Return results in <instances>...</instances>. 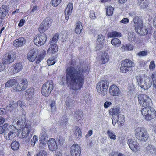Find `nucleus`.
<instances>
[{
  "label": "nucleus",
  "mask_w": 156,
  "mask_h": 156,
  "mask_svg": "<svg viewBox=\"0 0 156 156\" xmlns=\"http://www.w3.org/2000/svg\"><path fill=\"white\" fill-rule=\"evenodd\" d=\"M66 80L69 83L70 87L73 90V93H75L78 88V73L76 69L73 67H68L67 69Z\"/></svg>",
  "instance_id": "nucleus-1"
},
{
  "label": "nucleus",
  "mask_w": 156,
  "mask_h": 156,
  "mask_svg": "<svg viewBox=\"0 0 156 156\" xmlns=\"http://www.w3.org/2000/svg\"><path fill=\"white\" fill-rule=\"evenodd\" d=\"M134 28L135 31L141 36H144L148 33L147 28L144 27L142 19L138 16H135L133 18Z\"/></svg>",
  "instance_id": "nucleus-2"
},
{
  "label": "nucleus",
  "mask_w": 156,
  "mask_h": 156,
  "mask_svg": "<svg viewBox=\"0 0 156 156\" xmlns=\"http://www.w3.org/2000/svg\"><path fill=\"white\" fill-rule=\"evenodd\" d=\"M30 122H28L25 124L22 130L20 137L22 139L23 142L26 144H28L30 141L33 133L31 131Z\"/></svg>",
  "instance_id": "nucleus-3"
},
{
  "label": "nucleus",
  "mask_w": 156,
  "mask_h": 156,
  "mask_svg": "<svg viewBox=\"0 0 156 156\" xmlns=\"http://www.w3.org/2000/svg\"><path fill=\"white\" fill-rule=\"evenodd\" d=\"M141 111L144 118L147 121H150L156 117V111L151 106L143 108Z\"/></svg>",
  "instance_id": "nucleus-4"
},
{
  "label": "nucleus",
  "mask_w": 156,
  "mask_h": 156,
  "mask_svg": "<svg viewBox=\"0 0 156 156\" xmlns=\"http://www.w3.org/2000/svg\"><path fill=\"white\" fill-rule=\"evenodd\" d=\"M134 132L136 138L141 142H145L149 138V133L147 129L143 127L136 128L135 129Z\"/></svg>",
  "instance_id": "nucleus-5"
},
{
  "label": "nucleus",
  "mask_w": 156,
  "mask_h": 156,
  "mask_svg": "<svg viewBox=\"0 0 156 156\" xmlns=\"http://www.w3.org/2000/svg\"><path fill=\"white\" fill-rule=\"evenodd\" d=\"M109 84V83L107 80H101L96 85L97 92L99 94L103 96H105L107 93Z\"/></svg>",
  "instance_id": "nucleus-6"
},
{
  "label": "nucleus",
  "mask_w": 156,
  "mask_h": 156,
  "mask_svg": "<svg viewBox=\"0 0 156 156\" xmlns=\"http://www.w3.org/2000/svg\"><path fill=\"white\" fill-rule=\"evenodd\" d=\"M89 68L88 65L84 66L83 68L79 69V90L82 87L83 84L84 77L88 74Z\"/></svg>",
  "instance_id": "nucleus-7"
},
{
  "label": "nucleus",
  "mask_w": 156,
  "mask_h": 156,
  "mask_svg": "<svg viewBox=\"0 0 156 156\" xmlns=\"http://www.w3.org/2000/svg\"><path fill=\"white\" fill-rule=\"evenodd\" d=\"M138 103L140 106L145 108L150 106L151 101L149 97L147 95L141 94L138 96Z\"/></svg>",
  "instance_id": "nucleus-8"
},
{
  "label": "nucleus",
  "mask_w": 156,
  "mask_h": 156,
  "mask_svg": "<svg viewBox=\"0 0 156 156\" xmlns=\"http://www.w3.org/2000/svg\"><path fill=\"white\" fill-rule=\"evenodd\" d=\"M53 89V83L51 80H49L42 86L41 93L43 95L48 96Z\"/></svg>",
  "instance_id": "nucleus-9"
},
{
  "label": "nucleus",
  "mask_w": 156,
  "mask_h": 156,
  "mask_svg": "<svg viewBox=\"0 0 156 156\" xmlns=\"http://www.w3.org/2000/svg\"><path fill=\"white\" fill-rule=\"evenodd\" d=\"M121 71L123 73H126L129 71V69L134 67V64L131 60L126 59L121 62Z\"/></svg>",
  "instance_id": "nucleus-10"
},
{
  "label": "nucleus",
  "mask_w": 156,
  "mask_h": 156,
  "mask_svg": "<svg viewBox=\"0 0 156 156\" xmlns=\"http://www.w3.org/2000/svg\"><path fill=\"white\" fill-rule=\"evenodd\" d=\"M7 129L8 131L4 134L5 137L7 140H12L16 136L18 130L12 126H10Z\"/></svg>",
  "instance_id": "nucleus-11"
},
{
  "label": "nucleus",
  "mask_w": 156,
  "mask_h": 156,
  "mask_svg": "<svg viewBox=\"0 0 156 156\" xmlns=\"http://www.w3.org/2000/svg\"><path fill=\"white\" fill-rule=\"evenodd\" d=\"M47 39V37L44 33L37 35L34 39V44L37 46H41L44 44Z\"/></svg>",
  "instance_id": "nucleus-12"
},
{
  "label": "nucleus",
  "mask_w": 156,
  "mask_h": 156,
  "mask_svg": "<svg viewBox=\"0 0 156 156\" xmlns=\"http://www.w3.org/2000/svg\"><path fill=\"white\" fill-rule=\"evenodd\" d=\"M112 119L113 125H115L116 123H117L119 126L121 127L123 126L124 123V116L122 114L113 116Z\"/></svg>",
  "instance_id": "nucleus-13"
},
{
  "label": "nucleus",
  "mask_w": 156,
  "mask_h": 156,
  "mask_svg": "<svg viewBox=\"0 0 156 156\" xmlns=\"http://www.w3.org/2000/svg\"><path fill=\"white\" fill-rule=\"evenodd\" d=\"M51 21L52 20L50 18H47L44 19L41 23L38 29L39 32L42 33L45 31L49 27Z\"/></svg>",
  "instance_id": "nucleus-14"
},
{
  "label": "nucleus",
  "mask_w": 156,
  "mask_h": 156,
  "mask_svg": "<svg viewBox=\"0 0 156 156\" xmlns=\"http://www.w3.org/2000/svg\"><path fill=\"white\" fill-rule=\"evenodd\" d=\"M109 92L110 95L113 96H119L121 93L120 90L115 84L112 85L110 86Z\"/></svg>",
  "instance_id": "nucleus-15"
},
{
  "label": "nucleus",
  "mask_w": 156,
  "mask_h": 156,
  "mask_svg": "<svg viewBox=\"0 0 156 156\" xmlns=\"http://www.w3.org/2000/svg\"><path fill=\"white\" fill-rule=\"evenodd\" d=\"M27 80L26 79L22 80L21 83H17L16 87H14L13 90L14 91H20L24 90L27 88L28 84Z\"/></svg>",
  "instance_id": "nucleus-16"
},
{
  "label": "nucleus",
  "mask_w": 156,
  "mask_h": 156,
  "mask_svg": "<svg viewBox=\"0 0 156 156\" xmlns=\"http://www.w3.org/2000/svg\"><path fill=\"white\" fill-rule=\"evenodd\" d=\"M16 56L14 52H9L5 56L2 61L6 65L12 63L15 59Z\"/></svg>",
  "instance_id": "nucleus-17"
},
{
  "label": "nucleus",
  "mask_w": 156,
  "mask_h": 156,
  "mask_svg": "<svg viewBox=\"0 0 156 156\" xmlns=\"http://www.w3.org/2000/svg\"><path fill=\"white\" fill-rule=\"evenodd\" d=\"M128 145L130 149L133 151L137 152L140 149V146L137 141L134 140H129Z\"/></svg>",
  "instance_id": "nucleus-18"
},
{
  "label": "nucleus",
  "mask_w": 156,
  "mask_h": 156,
  "mask_svg": "<svg viewBox=\"0 0 156 156\" xmlns=\"http://www.w3.org/2000/svg\"><path fill=\"white\" fill-rule=\"evenodd\" d=\"M105 40V37L102 35L99 34L98 36L96 42L97 45L96 48L97 50H99L103 47Z\"/></svg>",
  "instance_id": "nucleus-19"
},
{
  "label": "nucleus",
  "mask_w": 156,
  "mask_h": 156,
  "mask_svg": "<svg viewBox=\"0 0 156 156\" xmlns=\"http://www.w3.org/2000/svg\"><path fill=\"white\" fill-rule=\"evenodd\" d=\"M37 55V50L33 48L30 50L27 55L28 58L30 61L33 62L35 60Z\"/></svg>",
  "instance_id": "nucleus-20"
},
{
  "label": "nucleus",
  "mask_w": 156,
  "mask_h": 156,
  "mask_svg": "<svg viewBox=\"0 0 156 156\" xmlns=\"http://www.w3.org/2000/svg\"><path fill=\"white\" fill-rule=\"evenodd\" d=\"M136 77L138 85L142 88L147 89L150 87V85H147L146 82L143 81L142 76L140 75H138Z\"/></svg>",
  "instance_id": "nucleus-21"
},
{
  "label": "nucleus",
  "mask_w": 156,
  "mask_h": 156,
  "mask_svg": "<svg viewBox=\"0 0 156 156\" xmlns=\"http://www.w3.org/2000/svg\"><path fill=\"white\" fill-rule=\"evenodd\" d=\"M9 10V7L5 5H3L0 8V18L3 19L8 13Z\"/></svg>",
  "instance_id": "nucleus-22"
},
{
  "label": "nucleus",
  "mask_w": 156,
  "mask_h": 156,
  "mask_svg": "<svg viewBox=\"0 0 156 156\" xmlns=\"http://www.w3.org/2000/svg\"><path fill=\"white\" fill-rule=\"evenodd\" d=\"M49 149L51 151H54L57 148V144L55 139L53 138L49 140L48 142Z\"/></svg>",
  "instance_id": "nucleus-23"
},
{
  "label": "nucleus",
  "mask_w": 156,
  "mask_h": 156,
  "mask_svg": "<svg viewBox=\"0 0 156 156\" xmlns=\"http://www.w3.org/2000/svg\"><path fill=\"white\" fill-rule=\"evenodd\" d=\"M146 153L148 154H156V149L154 146L149 144L147 146L145 150Z\"/></svg>",
  "instance_id": "nucleus-24"
},
{
  "label": "nucleus",
  "mask_w": 156,
  "mask_h": 156,
  "mask_svg": "<svg viewBox=\"0 0 156 156\" xmlns=\"http://www.w3.org/2000/svg\"><path fill=\"white\" fill-rule=\"evenodd\" d=\"M26 42V40L24 38L20 37L14 41L13 45L16 47H21Z\"/></svg>",
  "instance_id": "nucleus-25"
},
{
  "label": "nucleus",
  "mask_w": 156,
  "mask_h": 156,
  "mask_svg": "<svg viewBox=\"0 0 156 156\" xmlns=\"http://www.w3.org/2000/svg\"><path fill=\"white\" fill-rule=\"evenodd\" d=\"M17 84V80L16 79H12L9 80L5 84V86L7 87H10L12 86L16 87Z\"/></svg>",
  "instance_id": "nucleus-26"
},
{
  "label": "nucleus",
  "mask_w": 156,
  "mask_h": 156,
  "mask_svg": "<svg viewBox=\"0 0 156 156\" xmlns=\"http://www.w3.org/2000/svg\"><path fill=\"white\" fill-rule=\"evenodd\" d=\"M138 3L141 8H147L149 4L148 0H137Z\"/></svg>",
  "instance_id": "nucleus-27"
},
{
  "label": "nucleus",
  "mask_w": 156,
  "mask_h": 156,
  "mask_svg": "<svg viewBox=\"0 0 156 156\" xmlns=\"http://www.w3.org/2000/svg\"><path fill=\"white\" fill-rule=\"evenodd\" d=\"M10 108H16V105L19 106L20 108H22V110L23 111V109L25 108V105L23 102H22L21 101H17V104H11L9 105Z\"/></svg>",
  "instance_id": "nucleus-28"
},
{
  "label": "nucleus",
  "mask_w": 156,
  "mask_h": 156,
  "mask_svg": "<svg viewBox=\"0 0 156 156\" xmlns=\"http://www.w3.org/2000/svg\"><path fill=\"white\" fill-rule=\"evenodd\" d=\"M18 121V126H20V127L22 126L23 125L24 123V126L22 128V129L24 127L25 124L28 122V121H27V122L26 123V118L25 116L24 115H22L20 117V118H19Z\"/></svg>",
  "instance_id": "nucleus-29"
},
{
  "label": "nucleus",
  "mask_w": 156,
  "mask_h": 156,
  "mask_svg": "<svg viewBox=\"0 0 156 156\" xmlns=\"http://www.w3.org/2000/svg\"><path fill=\"white\" fill-rule=\"evenodd\" d=\"M14 69L13 72L14 73H16L22 70L23 68V66L21 63H15L13 66Z\"/></svg>",
  "instance_id": "nucleus-30"
},
{
  "label": "nucleus",
  "mask_w": 156,
  "mask_h": 156,
  "mask_svg": "<svg viewBox=\"0 0 156 156\" xmlns=\"http://www.w3.org/2000/svg\"><path fill=\"white\" fill-rule=\"evenodd\" d=\"M70 153L72 156H77L78 152V145H73L71 147Z\"/></svg>",
  "instance_id": "nucleus-31"
},
{
  "label": "nucleus",
  "mask_w": 156,
  "mask_h": 156,
  "mask_svg": "<svg viewBox=\"0 0 156 156\" xmlns=\"http://www.w3.org/2000/svg\"><path fill=\"white\" fill-rule=\"evenodd\" d=\"M33 95L34 92L33 89H29L26 91L25 96L27 100L31 99L33 98Z\"/></svg>",
  "instance_id": "nucleus-32"
},
{
  "label": "nucleus",
  "mask_w": 156,
  "mask_h": 156,
  "mask_svg": "<svg viewBox=\"0 0 156 156\" xmlns=\"http://www.w3.org/2000/svg\"><path fill=\"white\" fill-rule=\"evenodd\" d=\"M121 36V33L115 31L109 32L108 34V38L120 37Z\"/></svg>",
  "instance_id": "nucleus-33"
},
{
  "label": "nucleus",
  "mask_w": 156,
  "mask_h": 156,
  "mask_svg": "<svg viewBox=\"0 0 156 156\" xmlns=\"http://www.w3.org/2000/svg\"><path fill=\"white\" fill-rule=\"evenodd\" d=\"M47 131L44 129H42L40 135V139L43 140H48V136L47 133Z\"/></svg>",
  "instance_id": "nucleus-34"
},
{
  "label": "nucleus",
  "mask_w": 156,
  "mask_h": 156,
  "mask_svg": "<svg viewBox=\"0 0 156 156\" xmlns=\"http://www.w3.org/2000/svg\"><path fill=\"white\" fill-rule=\"evenodd\" d=\"M102 64H105L108 62L109 60V56L107 53H103L100 59Z\"/></svg>",
  "instance_id": "nucleus-35"
},
{
  "label": "nucleus",
  "mask_w": 156,
  "mask_h": 156,
  "mask_svg": "<svg viewBox=\"0 0 156 156\" xmlns=\"http://www.w3.org/2000/svg\"><path fill=\"white\" fill-rule=\"evenodd\" d=\"M134 46L133 45L128 44H126L121 47V49L123 51H130L133 49Z\"/></svg>",
  "instance_id": "nucleus-36"
},
{
  "label": "nucleus",
  "mask_w": 156,
  "mask_h": 156,
  "mask_svg": "<svg viewBox=\"0 0 156 156\" xmlns=\"http://www.w3.org/2000/svg\"><path fill=\"white\" fill-rule=\"evenodd\" d=\"M73 9V5L71 3H69L65 11V14L70 15L72 12Z\"/></svg>",
  "instance_id": "nucleus-37"
},
{
  "label": "nucleus",
  "mask_w": 156,
  "mask_h": 156,
  "mask_svg": "<svg viewBox=\"0 0 156 156\" xmlns=\"http://www.w3.org/2000/svg\"><path fill=\"white\" fill-rule=\"evenodd\" d=\"M128 40L130 42H133L135 41L136 38V34L134 33L129 32L128 33Z\"/></svg>",
  "instance_id": "nucleus-38"
},
{
  "label": "nucleus",
  "mask_w": 156,
  "mask_h": 156,
  "mask_svg": "<svg viewBox=\"0 0 156 156\" xmlns=\"http://www.w3.org/2000/svg\"><path fill=\"white\" fill-rule=\"evenodd\" d=\"M51 47L47 50V52L53 53L56 52L58 51V47L55 45H51Z\"/></svg>",
  "instance_id": "nucleus-39"
},
{
  "label": "nucleus",
  "mask_w": 156,
  "mask_h": 156,
  "mask_svg": "<svg viewBox=\"0 0 156 156\" xmlns=\"http://www.w3.org/2000/svg\"><path fill=\"white\" fill-rule=\"evenodd\" d=\"M111 42L112 45L117 47L119 46L121 44V41L119 39L116 38L112 39Z\"/></svg>",
  "instance_id": "nucleus-40"
},
{
  "label": "nucleus",
  "mask_w": 156,
  "mask_h": 156,
  "mask_svg": "<svg viewBox=\"0 0 156 156\" xmlns=\"http://www.w3.org/2000/svg\"><path fill=\"white\" fill-rule=\"evenodd\" d=\"M45 51H42L41 52V54L40 55L37 57V60L36 61V64H38L41 61L45 56V54H46Z\"/></svg>",
  "instance_id": "nucleus-41"
},
{
  "label": "nucleus",
  "mask_w": 156,
  "mask_h": 156,
  "mask_svg": "<svg viewBox=\"0 0 156 156\" xmlns=\"http://www.w3.org/2000/svg\"><path fill=\"white\" fill-rule=\"evenodd\" d=\"M58 34L56 33L55 34L53 38H52L51 40L50 41V45H55L58 38Z\"/></svg>",
  "instance_id": "nucleus-42"
},
{
  "label": "nucleus",
  "mask_w": 156,
  "mask_h": 156,
  "mask_svg": "<svg viewBox=\"0 0 156 156\" xmlns=\"http://www.w3.org/2000/svg\"><path fill=\"white\" fill-rule=\"evenodd\" d=\"M110 114H112L113 115H116L120 112V110L118 108H111L109 111Z\"/></svg>",
  "instance_id": "nucleus-43"
},
{
  "label": "nucleus",
  "mask_w": 156,
  "mask_h": 156,
  "mask_svg": "<svg viewBox=\"0 0 156 156\" xmlns=\"http://www.w3.org/2000/svg\"><path fill=\"white\" fill-rule=\"evenodd\" d=\"M12 148L13 150H17L19 147L20 144L19 143L16 141H13L11 144Z\"/></svg>",
  "instance_id": "nucleus-44"
},
{
  "label": "nucleus",
  "mask_w": 156,
  "mask_h": 156,
  "mask_svg": "<svg viewBox=\"0 0 156 156\" xmlns=\"http://www.w3.org/2000/svg\"><path fill=\"white\" fill-rule=\"evenodd\" d=\"M106 14L108 16H110L113 14L114 8L112 6H109L106 8Z\"/></svg>",
  "instance_id": "nucleus-45"
},
{
  "label": "nucleus",
  "mask_w": 156,
  "mask_h": 156,
  "mask_svg": "<svg viewBox=\"0 0 156 156\" xmlns=\"http://www.w3.org/2000/svg\"><path fill=\"white\" fill-rule=\"evenodd\" d=\"M153 86L156 88V71L152 73L151 76Z\"/></svg>",
  "instance_id": "nucleus-46"
},
{
  "label": "nucleus",
  "mask_w": 156,
  "mask_h": 156,
  "mask_svg": "<svg viewBox=\"0 0 156 156\" xmlns=\"http://www.w3.org/2000/svg\"><path fill=\"white\" fill-rule=\"evenodd\" d=\"M107 133L110 139L113 140L116 139V136L113 132L108 130L107 132Z\"/></svg>",
  "instance_id": "nucleus-47"
},
{
  "label": "nucleus",
  "mask_w": 156,
  "mask_h": 156,
  "mask_svg": "<svg viewBox=\"0 0 156 156\" xmlns=\"http://www.w3.org/2000/svg\"><path fill=\"white\" fill-rule=\"evenodd\" d=\"M49 106L50 107L51 111L54 112L56 110L55 103L54 101H51L50 102Z\"/></svg>",
  "instance_id": "nucleus-48"
},
{
  "label": "nucleus",
  "mask_w": 156,
  "mask_h": 156,
  "mask_svg": "<svg viewBox=\"0 0 156 156\" xmlns=\"http://www.w3.org/2000/svg\"><path fill=\"white\" fill-rule=\"evenodd\" d=\"M147 53V51L145 50L139 52L137 54V55L139 57H143L146 56Z\"/></svg>",
  "instance_id": "nucleus-49"
},
{
  "label": "nucleus",
  "mask_w": 156,
  "mask_h": 156,
  "mask_svg": "<svg viewBox=\"0 0 156 156\" xmlns=\"http://www.w3.org/2000/svg\"><path fill=\"white\" fill-rule=\"evenodd\" d=\"M57 140L58 142V144L60 145H62L64 142V139L62 136H59L57 138Z\"/></svg>",
  "instance_id": "nucleus-50"
},
{
  "label": "nucleus",
  "mask_w": 156,
  "mask_h": 156,
  "mask_svg": "<svg viewBox=\"0 0 156 156\" xmlns=\"http://www.w3.org/2000/svg\"><path fill=\"white\" fill-rule=\"evenodd\" d=\"M62 0H52L51 3L54 6H58L61 2Z\"/></svg>",
  "instance_id": "nucleus-51"
},
{
  "label": "nucleus",
  "mask_w": 156,
  "mask_h": 156,
  "mask_svg": "<svg viewBox=\"0 0 156 156\" xmlns=\"http://www.w3.org/2000/svg\"><path fill=\"white\" fill-rule=\"evenodd\" d=\"M47 62L48 65H53L55 63V60L53 58H50L47 60Z\"/></svg>",
  "instance_id": "nucleus-52"
},
{
  "label": "nucleus",
  "mask_w": 156,
  "mask_h": 156,
  "mask_svg": "<svg viewBox=\"0 0 156 156\" xmlns=\"http://www.w3.org/2000/svg\"><path fill=\"white\" fill-rule=\"evenodd\" d=\"M48 140H43L42 139H40V141L39 144V146L40 147L42 148L44 147L45 146H46V143L47 142Z\"/></svg>",
  "instance_id": "nucleus-53"
},
{
  "label": "nucleus",
  "mask_w": 156,
  "mask_h": 156,
  "mask_svg": "<svg viewBox=\"0 0 156 156\" xmlns=\"http://www.w3.org/2000/svg\"><path fill=\"white\" fill-rule=\"evenodd\" d=\"M61 125L65 126L67 124V119L66 116H64L61 122Z\"/></svg>",
  "instance_id": "nucleus-54"
},
{
  "label": "nucleus",
  "mask_w": 156,
  "mask_h": 156,
  "mask_svg": "<svg viewBox=\"0 0 156 156\" xmlns=\"http://www.w3.org/2000/svg\"><path fill=\"white\" fill-rule=\"evenodd\" d=\"M38 141V138L37 136L35 135L34 136L33 139L31 140V144L32 146H34L35 145V144Z\"/></svg>",
  "instance_id": "nucleus-55"
},
{
  "label": "nucleus",
  "mask_w": 156,
  "mask_h": 156,
  "mask_svg": "<svg viewBox=\"0 0 156 156\" xmlns=\"http://www.w3.org/2000/svg\"><path fill=\"white\" fill-rule=\"evenodd\" d=\"M83 26L81 22H79V30H80V32L79 33V34L81 33V35H83L84 30H83Z\"/></svg>",
  "instance_id": "nucleus-56"
},
{
  "label": "nucleus",
  "mask_w": 156,
  "mask_h": 156,
  "mask_svg": "<svg viewBox=\"0 0 156 156\" xmlns=\"http://www.w3.org/2000/svg\"><path fill=\"white\" fill-rule=\"evenodd\" d=\"M110 155V156H125L124 154L121 153L117 154V152L115 151H112V152H111Z\"/></svg>",
  "instance_id": "nucleus-57"
},
{
  "label": "nucleus",
  "mask_w": 156,
  "mask_h": 156,
  "mask_svg": "<svg viewBox=\"0 0 156 156\" xmlns=\"http://www.w3.org/2000/svg\"><path fill=\"white\" fill-rule=\"evenodd\" d=\"M89 17L92 20H94L96 18L95 12L93 10L90 11Z\"/></svg>",
  "instance_id": "nucleus-58"
},
{
  "label": "nucleus",
  "mask_w": 156,
  "mask_h": 156,
  "mask_svg": "<svg viewBox=\"0 0 156 156\" xmlns=\"http://www.w3.org/2000/svg\"><path fill=\"white\" fill-rule=\"evenodd\" d=\"M155 67V64L154 62L152 61L151 62L150 64L149 65V68L150 69L153 70Z\"/></svg>",
  "instance_id": "nucleus-59"
},
{
  "label": "nucleus",
  "mask_w": 156,
  "mask_h": 156,
  "mask_svg": "<svg viewBox=\"0 0 156 156\" xmlns=\"http://www.w3.org/2000/svg\"><path fill=\"white\" fill-rule=\"evenodd\" d=\"M19 119L17 118L15 119L12 123V125L10 126H13L16 128V125L18 126V124Z\"/></svg>",
  "instance_id": "nucleus-60"
},
{
  "label": "nucleus",
  "mask_w": 156,
  "mask_h": 156,
  "mask_svg": "<svg viewBox=\"0 0 156 156\" xmlns=\"http://www.w3.org/2000/svg\"><path fill=\"white\" fill-rule=\"evenodd\" d=\"M3 62H0V72L2 71L5 69V66Z\"/></svg>",
  "instance_id": "nucleus-61"
},
{
  "label": "nucleus",
  "mask_w": 156,
  "mask_h": 156,
  "mask_svg": "<svg viewBox=\"0 0 156 156\" xmlns=\"http://www.w3.org/2000/svg\"><path fill=\"white\" fill-rule=\"evenodd\" d=\"M112 105V103L109 101H106L104 104V106L105 108H107L109 107Z\"/></svg>",
  "instance_id": "nucleus-62"
},
{
  "label": "nucleus",
  "mask_w": 156,
  "mask_h": 156,
  "mask_svg": "<svg viewBox=\"0 0 156 156\" xmlns=\"http://www.w3.org/2000/svg\"><path fill=\"white\" fill-rule=\"evenodd\" d=\"M37 6H35L33 7V8L31 11V13L32 14H35L37 11Z\"/></svg>",
  "instance_id": "nucleus-63"
},
{
  "label": "nucleus",
  "mask_w": 156,
  "mask_h": 156,
  "mask_svg": "<svg viewBox=\"0 0 156 156\" xmlns=\"http://www.w3.org/2000/svg\"><path fill=\"white\" fill-rule=\"evenodd\" d=\"M129 22V19L127 18H123L122 20L120 21V22L123 24H127Z\"/></svg>",
  "instance_id": "nucleus-64"
}]
</instances>
